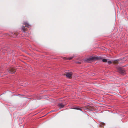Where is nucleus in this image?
Listing matches in <instances>:
<instances>
[{
    "mask_svg": "<svg viewBox=\"0 0 128 128\" xmlns=\"http://www.w3.org/2000/svg\"><path fill=\"white\" fill-rule=\"evenodd\" d=\"M30 26V25L27 23H24V25L22 27V30L24 32H26V31L28 30V28H29Z\"/></svg>",
    "mask_w": 128,
    "mask_h": 128,
    "instance_id": "obj_2",
    "label": "nucleus"
},
{
    "mask_svg": "<svg viewBox=\"0 0 128 128\" xmlns=\"http://www.w3.org/2000/svg\"><path fill=\"white\" fill-rule=\"evenodd\" d=\"M72 75V72H69L67 73L66 74V76L68 78H71Z\"/></svg>",
    "mask_w": 128,
    "mask_h": 128,
    "instance_id": "obj_7",
    "label": "nucleus"
},
{
    "mask_svg": "<svg viewBox=\"0 0 128 128\" xmlns=\"http://www.w3.org/2000/svg\"><path fill=\"white\" fill-rule=\"evenodd\" d=\"M100 125L101 126H103L105 124V123L104 122H100Z\"/></svg>",
    "mask_w": 128,
    "mask_h": 128,
    "instance_id": "obj_10",
    "label": "nucleus"
},
{
    "mask_svg": "<svg viewBox=\"0 0 128 128\" xmlns=\"http://www.w3.org/2000/svg\"><path fill=\"white\" fill-rule=\"evenodd\" d=\"M74 58V56L70 57V58H68L66 57L63 58V59L64 60H71Z\"/></svg>",
    "mask_w": 128,
    "mask_h": 128,
    "instance_id": "obj_9",
    "label": "nucleus"
},
{
    "mask_svg": "<svg viewBox=\"0 0 128 128\" xmlns=\"http://www.w3.org/2000/svg\"><path fill=\"white\" fill-rule=\"evenodd\" d=\"M102 61L104 62H107V60L106 59H103L102 60Z\"/></svg>",
    "mask_w": 128,
    "mask_h": 128,
    "instance_id": "obj_11",
    "label": "nucleus"
},
{
    "mask_svg": "<svg viewBox=\"0 0 128 128\" xmlns=\"http://www.w3.org/2000/svg\"><path fill=\"white\" fill-rule=\"evenodd\" d=\"M16 34H14V37H16Z\"/></svg>",
    "mask_w": 128,
    "mask_h": 128,
    "instance_id": "obj_14",
    "label": "nucleus"
},
{
    "mask_svg": "<svg viewBox=\"0 0 128 128\" xmlns=\"http://www.w3.org/2000/svg\"><path fill=\"white\" fill-rule=\"evenodd\" d=\"M8 72L12 74L16 71V69L15 68H12L8 70Z\"/></svg>",
    "mask_w": 128,
    "mask_h": 128,
    "instance_id": "obj_4",
    "label": "nucleus"
},
{
    "mask_svg": "<svg viewBox=\"0 0 128 128\" xmlns=\"http://www.w3.org/2000/svg\"><path fill=\"white\" fill-rule=\"evenodd\" d=\"M45 116V115L44 116Z\"/></svg>",
    "mask_w": 128,
    "mask_h": 128,
    "instance_id": "obj_18",
    "label": "nucleus"
},
{
    "mask_svg": "<svg viewBox=\"0 0 128 128\" xmlns=\"http://www.w3.org/2000/svg\"><path fill=\"white\" fill-rule=\"evenodd\" d=\"M45 116V115L44 116Z\"/></svg>",
    "mask_w": 128,
    "mask_h": 128,
    "instance_id": "obj_19",
    "label": "nucleus"
},
{
    "mask_svg": "<svg viewBox=\"0 0 128 128\" xmlns=\"http://www.w3.org/2000/svg\"><path fill=\"white\" fill-rule=\"evenodd\" d=\"M107 62L108 64H110L112 63V62L110 61H107Z\"/></svg>",
    "mask_w": 128,
    "mask_h": 128,
    "instance_id": "obj_12",
    "label": "nucleus"
},
{
    "mask_svg": "<svg viewBox=\"0 0 128 128\" xmlns=\"http://www.w3.org/2000/svg\"><path fill=\"white\" fill-rule=\"evenodd\" d=\"M84 111L85 112H86V111L84 110Z\"/></svg>",
    "mask_w": 128,
    "mask_h": 128,
    "instance_id": "obj_16",
    "label": "nucleus"
},
{
    "mask_svg": "<svg viewBox=\"0 0 128 128\" xmlns=\"http://www.w3.org/2000/svg\"><path fill=\"white\" fill-rule=\"evenodd\" d=\"M50 113V112H48V113L47 114H46H46H48V113Z\"/></svg>",
    "mask_w": 128,
    "mask_h": 128,
    "instance_id": "obj_15",
    "label": "nucleus"
},
{
    "mask_svg": "<svg viewBox=\"0 0 128 128\" xmlns=\"http://www.w3.org/2000/svg\"><path fill=\"white\" fill-rule=\"evenodd\" d=\"M118 71L121 73L123 74L125 72L124 70H123L121 68L119 67L117 68Z\"/></svg>",
    "mask_w": 128,
    "mask_h": 128,
    "instance_id": "obj_5",
    "label": "nucleus"
},
{
    "mask_svg": "<svg viewBox=\"0 0 128 128\" xmlns=\"http://www.w3.org/2000/svg\"><path fill=\"white\" fill-rule=\"evenodd\" d=\"M101 58L100 56L97 57H91L90 58H87L86 59V61L88 62H92L94 60H98Z\"/></svg>",
    "mask_w": 128,
    "mask_h": 128,
    "instance_id": "obj_1",
    "label": "nucleus"
},
{
    "mask_svg": "<svg viewBox=\"0 0 128 128\" xmlns=\"http://www.w3.org/2000/svg\"><path fill=\"white\" fill-rule=\"evenodd\" d=\"M88 107H87L86 106H85L84 107H81L80 108L76 107L73 108H72L74 109L80 110L83 112V111L82 110V109L84 110H86L88 111V110H91L92 109L90 108L89 109V108H88Z\"/></svg>",
    "mask_w": 128,
    "mask_h": 128,
    "instance_id": "obj_3",
    "label": "nucleus"
},
{
    "mask_svg": "<svg viewBox=\"0 0 128 128\" xmlns=\"http://www.w3.org/2000/svg\"><path fill=\"white\" fill-rule=\"evenodd\" d=\"M120 59H118L116 60L112 61V62L114 64H118L120 61Z\"/></svg>",
    "mask_w": 128,
    "mask_h": 128,
    "instance_id": "obj_8",
    "label": "nucleus"
},
{
    "mask_svg": "<svg viewBox=\"0 0 128 128\" xmlns=\"http://www.w3.org/2000/svg\"><path fill=\"white\" fill-rule=\"evenodd\" d=\"M65 104H63L62 103H59L58 105V107L60 108H64Z\"/></svg>",
    "mask_w": 128,
    "mask_h": 128,
    "instance_id": "obj_6",
    "label": "nucleus"
},
{
    "mask_svg": "<svg viewBox=\"0 0 128 128\" xmlns=\"http://www.w3.org/2000/svg\"><path fill=\"white\" fill-rule=\"evenodd\" d=\"M112 113H115V112H112Z\"/></svg>",
    "mask_w": 128,
    "mask_h": 128,
    "instance_id": "obj_17",
    "label": "nucleus"
},
{
    "mask_svg": "<svg viewBox=\"0 0 128 128\" xmlns=\"http://www.w3.org/2000/svg\"><path fill=\"white\" fill-rule=\"evenodd\" d=\"M58 110H52L51 111H50V112H54V111H57Z\"/></svg>",
    "mask_w": 128,
    "mask_h": 128,
    "instance_id": "obj_13",
    "label": "nucleus"
}]
</instances>
